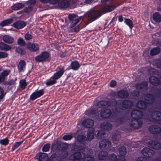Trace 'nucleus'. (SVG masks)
Returning <instances> with one entry per match:
<instances>
[{
	"mask_svg": "<svg viewBox=\"0 0 161 161\" xmlns=\"http://www.w3.org/2000/svg\"><path fill=\"white\" fill-rule=\"evenodd\" d=\"M161 51V49L159 47H156L153 48L150 51V54L154 56L158 54Z\"/></svg>",
	"mask_w": 161,
	"mask_h": 161,
	"instance_id": "obj_34",
	"label": "nucleus"
},
{
	"mask_svg": "<svg viewBox=\"0 0 161 161\" xmlns=\"http://www.w3.org/2000/svg\"><path fill=\"white\" fill-rule=\"evenodd\" d=\"M142 154L145 157L151 158L154 154V151L147 147H145L142 151Z\"/></svg>",
	"mask_w": 161,
	"mask_h": 161,
	"instance_id": "obj_11",
	"label": "nucleus"
},
{
	"mask_svg": "<svg viewBox=\"0 0 161 161\" xmlns=\"http://www.w3.org/2000/svg\"><path fill=\"white\" fill-rule=\"evenodd\" d=\"M100 126L102 129L105 130H109L111 129L112 126L111 123L104 122L101 123Z\"/></svg>",
	"mask_w": 161,
	"mask_h": 161,
	"instance_id": "obj_25",
	"label": "nucleus"
},
{
	"mask_svg": "<svg viewBox=\"0 0 161 161\" xmlns=\"http://www.w3.org/2000/svg\"><path fill=\"white\" fill-rule=\"evenodd\" d=\"M26 25L25 21L18 20L14 22L12 26L16 29H20L24 28Z\"/></svg>",
	"mask_w": 161,
	"mask_h": 161,
	"instance_id": "obj_10",
	"label": "nucleus"
},
{
	"mask_svg": "<svg viewBox=\"0 0 161 161\" xmlns=\"http://www.w3.org/2000/svg\"><path fill=\"white\" fill-rule=\"evenodd\" d=\"M8 56L7 53L4 52L0 51V59L5 58Z\"/></svg>",
	"mask_w": 161,
	"mask_h": 161,
	"instance_id": "obj_61",
	"label": "nucleus"
},
{
	"mask_svg": "<svg viewBox=\"0 0 161 161\" xmlns=\"http://www.w3.org/2000/svg\"><path fill=\"white\" fill-rule=\"evenodd\" d=\"M129 96V93L126 90L121 89L117 91V96L121 98H127Z\"/></svg>",
	"mask_w": 161,
	"mask_h": 161,
	"instance_id": "obj_15",
	"label": "nucleus"
},
{
	"mask_svg": "<svg viewBox=\"0 0 161 161\" xmlns=\"http://www.w3.org/2000/svg\"><path fill=\"white\" fill-rule=\"evenodd\" d=\"M137 107L142 110L146 109L147 107V104L146 102L142 100L139 101L136 104Z\"/></svg>",
	"mask_w": 161,
	"mask_h": 161,
	"instance_id": "obj_21",
	"label": "nucleus"
},
{
	"mask_svg": "<svg viewBox=\"0 0 161 161\" xmlns=\"http://www.w3.org/2000/svg\"><path fill=\"white\" fill-rule=\"evenodd\" d=\"M15 52L21 55H24L26 53V51L25 49L19 47H17L15 48Z\"/></svg>",
	"mask_w": 161,
	"mask_h": 161,
	"instance_id": "obj_47",
	"label": "nucleus"
},
{
	"mask_svg": "<svg viewBox=\"0 0 161 161\" xmlns=\"http://www.w3.org/2000/svg\"><path fill=\"white\" fill-rule=\"evenodd\" d=\"M108 157V153L105 151H101L98 155V158L99 160H103L106 159Z\"/></svg>",
	"mask_w": 161,
	"mask_h": 161,
	"instance_id": "obj_27",
	"label": "nucleus"
},
{
	"mask_svg": "<svg viewBox=\"0 0 161 161\" xmlns=\"http://www.w3.org/2000/svg\"><path fill=\"white\" fill-rule=\"evenodd\" d=\"M70 64L72 67V69L74 70H77L80 67V64L79 62L76 60L72 61Z\"/></svg>",
	"mask_w": 161,
	"mask_h": 161,
	"instance_id": "obj_33",
	"label": "nucleus"
},
{
	"mask_svg": "<svg viewBox=\"0 0 161 161\" xmlns=\"http://www.w3.org/2000/svg\"><path fill=\"white\" fill-rule=\"evenodd\" d=\"M51 145L50 143H47L44 144L42 148V151L43 152H47L50 150Z\"/></svg>",
	"mask_w": 161,
	"mask_h": 161,
	"instance_id": "obj_50",
	"label": "nucleus"
},
{
	"mask_svg": "<svg viewBox=\"0 0 161 161\" xmlns=\"http://www.w3.org/2000/svg\"><path fill=\"white\" fill-rule=\"evenodd\" d=\"M73 137V136L72 135L67 134L63 136V139L64 141H69L71 140Z\"/></svg>",
	"mask_w": 161,
	"mask_h": 161,
	"instance_id": "obj_56",
	"label": "nucleus"
},
{
	"mask_svg": "<svg viewBox=\"0 0 161 161\" xmlns=\"http://www.w3.org/2000/svg\"><path fill=\"white\" fill-rule=\"evenodd\" d=\"M105 135V133L103 131L99 130L98 132L97 135L98 138L101 139L104 138Z\"/></svg>",
	"mask_w": 161,
	"mask_h": 161,
	"instance_id": "obj_55",
	"label": "nucleus"
},
{
	"mask_svg": "<svg viewBox=\"0 0 161 161\" xmlns=\"http://www.w3.org/2000/svg\"><path fill=\"white\" fill-rule=\"evenodd\" d=\"M3 40L4 42L8 44H12L13 43L14 38L9 35H4L2 37Z\"/></svg>",
	"mask_w": 161,
	"mask_h": 161,
	"instance_id": "obj_26",
	"label": "nucleus"
},
{
	"mask_svg": "<svg viewBox=\"0 0 161 161\" xmlns=\"http://www.w3.org/2000/svg\"><path fill=\"white\" fill-rule=\"evenodd\" d=\"M12 48L9 45L7 44L2 42H0V50L7 51L10 50Z\"/></svg>",
	"mask_w": 161,
	"mask_h": 161,
	"instance_id": "obj_29",
	"label": "nucleus"
},
{
	"mask_svg": "<svg viewBox=\"0 0 161 161\" xmlns=\"http://www.w3.org/2000/svg\"><path fill=\"white\" fill-rule=\"evenodd\" d=\"M76 15L75 14H70L68 15V19L70 23V28H71L75 26L81 20V18H76Z\"/></svg>",
	"mask_w": 161,
	"mask_h": 161,
	"instance_id": "obj_4",
	"label": "nucleus"
},
{
	"mask_svg": "<svg viewBox=\"0 0 161 161\" xmlns=\"http://www.w3.org/2000/svg\"><path fill=\"white\" fill-rule=\"evenodd\" d=\"M108 107H115L117 104V101L115 99L112 98L107 100L106 102Z\"/></svg>",
	"mask_w": 161,
	"mask_h": 161,
	"instance_id": "obj_32",
	"label": "nucleus"
},
{
	"mask_svg": "<svg viewBox=\"0 0 161 161\" xmlns=\"http://www.w3.org/2000/svg\"><path fill=\"white\" fill-rule=\"evenodd\" d=\"M119 154L122 156H125L127 153L126 148L124 146H120L119 149Z\"/></svg>",
	"mask_w": 161,
	"mask_h": 161,
	"instance_id": "obj_42",
	"label": "nucleus"
},
{
	"mask_svg": "<svg viewBox=\"0 0 161 161\" xmlns=\"http://www.w3.org/2000/svg\"><path fill=\"white\" fill-rule=\"evenodd\" d=\"M72 156L73 161H81L82 155L80 152H74Z\"/></svg>",
	"mask_w": 161,
	"mask_h": 161,
	"instance_id": "obj_24",
	"label": "nucleus"
},
{
	"mask_svg": "<svg viewBox=\"0 0 161 161\" xmlns=\"http://www.w3.org/2000/svg\"><path fill=\"white\" fill-rule=\"evenodd\" d=\"M120 135L118 133H114L112 136V138L114 142L118 141L120 138Z\"/></svg>",
	"mask_w": 161,
	"mask_h": 161,
	"instance_id": "obj_53",
	"label": "nucleus"
},
{
	"mask_svg": "<svg viewBox=\"0 0 161 161\" xmlns=\"http://www.w3.org/2000/svg\"><path fill=\"white\" fill-rule=\"evenodd\" d=\"M24 140H23L21 141L16 142L14 143L13 146L12 147L11 151L13 152L15 149H17L19 146L22 144Z\"/></svg>",
	"mask_w": 161,
	"mask_h": 161,
	"instance_id": "obj_41",
	"label": "nucleus"
},
{
	"mask_svg": "<svg viewBox=\"0 0 161 161\" xmlns=\"http://www.w3.org/2000/svg\"><path fill=\"white\" fill-rule=\"evenodd\" d=\"M158 72L153 69H149L148 70V73L149 75H156L158 74Z\"/></svg>",
	"mask_w": 161,
	"mask_h": 161,
	"instance_id": "obj_60",
	"label": "nucleus"
},
{
	"mask_svg": "<svg viewBox=\"0 0 161 161\" xmlns=\"http://www.w3.org/2000/svg\"><path fill=\"white\" fill-rule=\"evenodd\" d=\"M24 6V5L22 3H16L12 5L11 8L13 10L17 11L23 8Z\"/></svg>",
	"mask_w": 161,
	"mask_h": 161,
	"instance_id": "obj_30",
	"label": "nucleus"
},
{
	"mask_svg": "<svg viewBox=\"0 0 161 161\" xmlns=\"http://www.w3.org/2000/svg\"><path fill=\"white\" fill-rule=\"evenodd\" d=\"M10 73V71L9 69H5L0 74L5 79L6 77Z\"/></svg>",
	"mask_w": 161,
	"mask_h": 161,
	"instance_id": "obj_57",
	"label": "nucleus"
},
{
	"mask_svg": "<svg viewBox=\"0 0 161 161\" xmlns=\"http://www.w3.org/2000/svg\"><path fill=\"white\" fill-rule=\"evenodd\" d=\"M17 43L18 45L23 46H24L25 44V41L21 38H19L18 39Z\"/></svg>",
	"mask_w": 161,
	"mask_h": 161,
	"instance_id": "obj_58",
	"label": "nucleus"
},
{
	"mask_svg": "<svg viewBox=\"0 0 161 161\" xmlns=\"http://www.w3.org/2000/svg\"><path fill=\"white\" fill-rule=\"evenodd\" d=\"M120 102L121 107L125 109H130L133 106L132 102L129 100L124 99L120 100Z\"/></svg>",
	"mask_w": 161,
	"mask_h": 161,
	"instance_id": "obj_8",
	"label": "nucleus"
},
{
	"mask_svg": "<svg viewBox=\"0 0 161 161\" xmlns=\"http://www.w3.org/2000/svg\"><path fill=\"white\" fill-rule=\"evenodd\" d=\"M115 8V6L107 5L103 8L102 11L99 10H96L89 11L87 14V19L89 23H91L97 19L102 14H104L113 10Z\"/></svg>",
	"mask_w": 161,
	"mask_h": 161,
	"instance_id": "obj_1",
	"label": "nucleus"
},
{
	"mask_svg": "<svg viewBox=\"0 0 161 161\" xmlns=\"http://www.w3.org/2000/svg\"><path fill=\"white\" fill-rule=\"evenodd\" d=\"M155 97V96L150 93L146 94L145 96V100L147 104H153L154 102Z\"/></svg>",
	"mask_w": 161,
	"mask_h": 161,
	"instance_id": "obj_14",
	"label": "nucleus"
},
{
	"mask_svg": "<svg viewBox=\"0 0 161 161\" xmlns=\"http://www.w3.org/2000/svg\"><path fill=\"white\" fill-rule=\"evenodd\" d=\"M148 146L155 150H159L161 148V144L157 141L150 140L147 143Z\"/></svg>",
	"mask_w": 161,
	"mask_h": 161,
	"instance_id": "obj_7",
	"label": "nucleus"
},
{
	"mask_svg": "<svg viewBox=\"0 0 161 161\" xmlns=\"http://www.w3.org/2000/svg\"><path fill=\"white\" fill-rule=\"evenodd\" d=\"M107 101H101L98 103V105L100 108H103L104 109H107L108 108V105L107 104Z\"/></svg>",
	"mask_w": 161,
	"mask_h": 161,
	"instance_id": "obj_43",
	"label": "nucleus"
},
{
	"mask_svg": "<svg viewBox=\"0 0 161 161\" xmlns=\"http://www.w3.org/2000/svg\"><path fill=\"white\" fill-rule=\"evenodd\" d=\"M69 147V145L68 143H63L61 144L60 148V151H66Z\"/></svg>",
	"mask_w": 161,
	"mask_h": 161,
	"instance_id": "obj_54",
	"label": "nucleus"
},
{
	"mask_svg": "<svg viewBox=\"0 0 161 161\" xmlns=\"http://www.w3.org/2000/svg\"><path fill=\"white\" fill-rule=\"evenodd\" d=\"M35 60L38 63L49 61L51 59V54L48 51H44L42 52L35 58Z\"/></svg>",
	"mask_w": 161,
	"mask_h": 161,
	"instance_id": "obj_3",
	"label": "nucleus"
},
{
	"mask_svg": "<svg viewBox=\"0 0 161 161\" xmlns=\"http://www.w3.org/2000/svg\"><path fill=\"white\" fill-rule=\"evenodd\" d=\"M12 19H8L2 21L0 23V26L2 27L11 24L13 22Z\"/></svg>",
	"mask_w": 161,
	"mask_h": 161,
	"instance_id": "obj_38",
	"label": "nucleus"
},
{
	"mask_svg": "<svg viewBox=\"0 0 161 161\" xmlns=\"http://www.w3.org/2000/svg\"><path fill=\"white\" fill-rule=\"evenodd\" d=\"M155 65L157 68L161 69V60L157 59L155 61Z\"/></svg>",
	"mask_w": 161,
	"mask_h": 161,
	"instance_id": "obj_64",
	"label": "nucleus"
},
{
	"mask_svg": "<svg viewBox=\"0 0 161 161\" xmlns=\"http://www.w3.org/2000/svg\"><path fill=\"white\" fill-rule=\"evenodd\" d=\"M149 82L151 84L155 86H158L160 83L159 80L157 77L153 76L149 78Z\"/></svg>",
	"mask_w": 161,
	"mask_h": 161,
	"instance_id": "obj_20",
	"label": "nucleus"
},
{
	"mask_svg": "<svg viewBox=\"0 0 161 161\" xmlns=\"http://www.w3.org/2000/svg\"><path fill=\"white\" fill-rule=\"evenodd\" d=\"M48 157L47 154L45 153L40 152L38 154V159L41 161H45Z\"/></svg>",
	"mask_w": 161,
	"mask_h": 161,
	"instance_id": "obj_36",
	"label": "nucleus"
},
{
	"mask_svg": "<svg viewBox=\"0 0 161 161\" xmlns=\"http://www.w3.org/2000/svg\"><path fill=\"white\" fill-rule=\"evenodd\" d=\"M26 64L25 61L23 60H20L18 66V68L20 72H23L24 71L25 69Z\"/></svg>",
	"mask_w": 161,
	"mask_h": 161,
	"instance_id": "obj_28",
	"label": "nucleus"
},
{
	"mask_svg": "<svg viewBox=\"0 0 161 161\" xmlns=\"http://www.w3.org/2000/svg\"><path fill=\"white\" fill-rule=\"evenodd\" d=\"M82 161H94V158L89 155L84 154L82 158Z\"/></svg>",
	"mask_w": 161,
	"mask_h": 161,
	"instance_id": "obj_46",
	"label": "nucleus"
},
{
	"mask_svg": "<svg viewBox=\"0 0 161 161\" xmlns=\"http://www.w3.org/2000/svg\"><path fill=\"white\" fill-rule=\"evenodd\" d=\"M124 22L129 26L130 30H131L133 27V24L132 21L129 19L125 18Z\"/></svg>",
	"mask_w": 161,
	"mask_h": 161,
	"instance_id": "obj_45",
	"label": "nucleus"
},
{
	"mask_svg": "<svg viewBox=\"0 0 161 161\" xmlns=\"http://www.w3.org/2000/svg\"><path fill=\"white\" fill-rule=\"evenodd\" d=\"M69 5V2L67 0H62L58 2V5L60 9H65L68 8Z\"/></svg>",
	"mask_w": 161,
	"mask_h": 161,
	"instance_id": "obj_18",
	"label": "nucleus"
},
{
	"mask_svg": "<svg viewBox=\"0 0 161 161\" xmlns=\"http://www.w3.org/2000/svg\"><path fill=\"white\" fill-rule=\"evenodd\" d=\"M86 149V147L84 145H75L73 146L72 149L73 151L80 152L81 153L85 151Z\"/></svg>",
	"mask_w": 161,
	"mask_h": 161,
	"instance_id": "obj_19",
	"label": "nucleus"
},
{
	"mask_svg": "<svg viewBox=\"0 0 161 161\" xmlns=\"http://www.w3.org/2000/svg\"><path fill=\"white\" fill-rule=\"evenodd\" d=\"M76 140L81 143H83L86 141H87V138L85 136L79 135L77 136Z\"/></svg>",
	"mask_w": 161,
	"mask_h": 161,
	"instance_id": "obj_37",
	"label": "nucleus"
},
{
	"mask_svg": "<svg viewBox=\"0 0 161 161\" xmlns=\"http://www.w3.org/2000/svg\"><path fill=\"white\" fill-rule=\"evenodd\" d=\"M61 146V144L60 143H56L52 145L51 148L53 152L60 151Z\"/></svg>",
	"mask_w": 161,
	"mask_h": 161,
	"instance_id": "obj_40",
	"label": "nucleus"
},
{
	"mask_svg": "<svg viewBox=\"0 0 161 161\" xmlns=\"http://www.w3.org/2000/svg\"><path fill=\"white\" fill-rule=\"evenodd\" d=\"M156 117L154 119L156 121V122L158 124H161V112L158 111H155Z\"/></svg>",
	"mask_w": 161,
	"mask_h": 161,
	"instance_id": "obj_39",
	"label": "nucleus"
},
{
	"mask_svg": "<svg viewBox=\"0 0 161 161\" xmlns=\"http://www.w3.org/2000/svg\"><path fill=\"white\" fill-rule=\"evenodd\" d=\"M97 109L95 108L88 109L86 110L85 114L86 115L88 116H91L96 114L97 112Z\"/></svg>",
	"mask_w": 161,
	"mask_h": 161,
	"instance_id": "obj_31",
	"label": "nucleus"
},
{
	"mask_svg": "<svg viewBox=\"0 0 161 161\" xmlns=\"http://www.w3.org/2000/svg\"><path fill=\"white\" fill-rule=\"evenodd\" d=\"M117 157L115 154L112 153L108 155V158L109 161H116Z\"/></svg>",
	"mask_w": 161,
	"mask_h": 161,
	"instance_id": "obj_51",
	"label": "nucleus"
},
{
	"mask_svg": "<svg viewBox=\"0 0 161 161\" xmlns=\"http://www.w3.org/2000/svg\"><path fill=\"white\" fill-rule=\"evenodd\" d=\"M9 142L8 137L7 136L5 138L0 140V144L4 146H6L8 144Z\"/></svg>",
	"mask_w": 161,
	"mask_h": 161,
	"instance_id": "obj_49",
	"label": "nucleus"
},
{
	"mask_svg": "<svg viewBox=\"0 0 161 161\" xmlns=\"http://www.w3.org/2000/svg\"><path fill=\"white\" fill-rule=\"evenodd\" d=\"M26 48L31 52H36L39 50V45L38 44L29 42L26 44Z\"/></svg>",
	"mask_w": 161,
	"mask_h": 161,
	"instance_id": "obj_5",
	"label": "nucleus"
},
{
	"mask_svg": "<svg viewBox=\"0 0 161 161\" xmlns=\"http://www.w3.org/2000/svg\"><path fill=\"white\" fill-rule=\"evenodd\" d=\"M6 93H4L3 88L0 87V102L5 96Z\"/></svg>",
	"mask_w": 161,
	"mask_h": 161,
	"instance_id": "obj_59",
	"label": "nucleus"
},
{
	"mask_svg": "<svg viewBox=\"0 0 161 161\" xmlns=\"http://www.w3.org/2000/svg\"><path fill=\"white\" fill-rule=\"evenodd\" d=\"M68 153L67 151H63L58 154V157L61 159H64L68 157Z\"/></svg>",
	"mask_w": 161,
	"mask_h": 161,
	"instance_id": "obj_48",
	"label": "nucleus"
},
{
	"mask_svg": "<svg viewBox=\"0 0 161 161\" xmlns=\"http://www.w3.org/2000/svg\"><path fill=\"white\" fill-rule=\"evenodd\" d=\"M19 85L22 89H25L27 85L25 80V79L20 80L19 81Z\"/></svg>",
	"mask_w": 161,
	"mask_h": 161,
	"instance_id": "obj_52",
	"label": "nucleus"
},
{
	"mask_svg": "<svg viewBox=\"0 0 161 161\" xmlns=\"http://www.w3.org/2000/svg\"><path fill=\"white\" fill-rule=\"evenodd\" d=\"M154 21L156 23H159L161 21V15L158 12L154 13L153 16Z\"/></svg>",
	"mask_w": 161,
	"mask_h": 161,
	"instance_id": "obj_35",
	"label": "nucleus"
},
{
	"mask_svg": "<svg viewBox=\"0 0 161 161\" xmlns=\"http://www.w3.org/2000/svg\"><path fill=\"white\" fill-rule=\"evenodd\" d=\"M112 114V112L110 109H105L102 110L100 112V115L103 118H109Z\"/></svg>",
	"mask_w": 161,
	"mask_h": 161,
	"instance_id": "obj_12",
	"label": "nucleus"
},
{
	"mask_svg": "<svg viewBox=\"0 0 161 161\" xmlns=\"http://www.w3.org/2000/svg\"><path fill=\"white\" fill-rule=\"evenodd\" d=\"M94 129L93 128H89L87 133V140L91 141L94 138Z\"/></svg>",
	"mask_w": 161,
	"mask_h": 161,
	"instance_id": "obj_23",
	"label": "nucleus"
},
{
	"mask_svg": "<svg viewBox=\"0 0 161 161\" xmlns=\"http://www.w3.org/2000/svg\"><path fill=\"white\" fill-rule=\"evenodd\" d=\"M110 142L108 139H103L99 142V147L100 149H108L110 147Z\"/></svg>",
	"mask_w": 161,
	"mask_h": 161,
	"instance_id": "obj_6",
	"label": "nucleus"
},
{
	"mask_svg": "<svg viewBox=\"0 0 161 161\" xmlns=\"http://www.w3.org/2000/svg\"><path fill=\"white\" fill-rule=\"evenodd\" d=\"M132 118L130 124V127L137 129L140 128L142 124V122L140 119L143 116V112L139 110L135 109L132 110L130 113Z\"/></svg>",
	"mask_w": 161,
	"mask_h": 161,
	"instance_id": "obj_2",
	"label": "nucleus"
},
{
	"mask_svg": "<svg viewBox=\"0 0 161 161\" xmlns=\"http://www.w3.org/2000/svg\"><path fill=\"white\" fill-rule=\"evenodd\" d=\"M149 130L152 134H158L161 132V128L157 125H151L149 126Z\"/></svg>",
	"mask_w": 161,
	"mask_h": 161,
	"instance_id": "obj_13",
	"label": "nucleus"
},
{
	"mask_svg": "<svg viewBox=\"0 0 161 161\" xmlns=\"http://www.w3.org/2000/svg\"><path fill=\"white\" fill-rule=\"evenodd\" d=\"M94 121L91 119H85L82 122V125H83L86 127L92 128L94 125Z\"/></svg>",
	"mask_w": 161,
	"mask_h": 161,
	"instance_id": "obj_17",
	"label": "nucleus"
},
{
	"mask_svg": "<svg viewBox=\"0 0 161 161\" xmlns=\"http://www.w3.org/2000/svg\"><path fill=\"white\" fill-rule=\"evenodd\" d=\"M148 85V82L145 81L142 83H137L135 85V87L136 89H147Z\"/></svg>",
	"mask_w": 161,
	"mask_h": 161,
	"instance_id": "obj_22",
	"label": "nucleus"
},
{
	"mask_svg": "<svg viewBox=\"0 0 161 161\" xmlns=\"http://www.w3.org/2000/svg\"><path fill=\"white\" fill-rule=\"evenodd\" d=\"M36 3V1L35 0H29L26 2L27 5L29 6L34 5Z\"/></svg>",
	"mask_w": 161,
	"mask_h": 161,
	"instance_id": "obj_63",
	"label": "nucleus"
},
{
	"mask_svg": "<svg viewBox=\"0 0 161 161\" xmlns=\"http://www.w3.org/2000/svg\"><path fill=\"white\" fill-rule=\"evenodd\" d=\"M44 93V91L43 89H42L38 91H36L33 92L31 95L30 99L32 101H34L37 98L43 95Z\"/></svg>",
	"mask_w": 161,
	"mask_h": 161,
	"instance_id": "obj_9",
	"label": "nucleus"
},
{
	"mask_svg": "<svg viewBox=\"0 0 161 161\" xmlns=\"http://www.w3.org/2000/svg\"><path fill=\"white\" fill-rule=\"evenodd\" d=\"M65 70H64V68L62 67L59 69L57 72L55 73L52 76L55 80H57L59 79L64 73Z\"/></svg>",
	"mask_w": 161,
	"mask_h": 161,
	"instance_id": "obj_16",
	"label": "nucleus"
},
{
	"mask_svg": "<svg viewBox=\"0 0 161 161\" xmlns=\"http://www.w3.org/2000/svg\"><path fill=\"white\" fill-rule=\"evenodd\" d=\"M57 83V81L55 80L51 77L49 79L47 80L46 84L47 86H50L53 85Z\"/></svg>",
	"mask_w": 161,
	"mask_h": 161,
	"instance_id": "obj_44",
	"label": "nucleus"
},
{
	"mask_svg": "<svg viewBox=\"0 0 161 161\" xmlns=\"http://www.w3.org/2000/svg\"><path fill=\"white\" fill-rule=\"evenodd\" d=\"M33 7L29 6L25 7L24 9V11L25 13H29L33 10Z\"/></svg>",
	"mask_w": 161,
	"mask_h": 161,
	"instance_id": "obj_62",
	"label": "nucleus"
}]
</instances>
